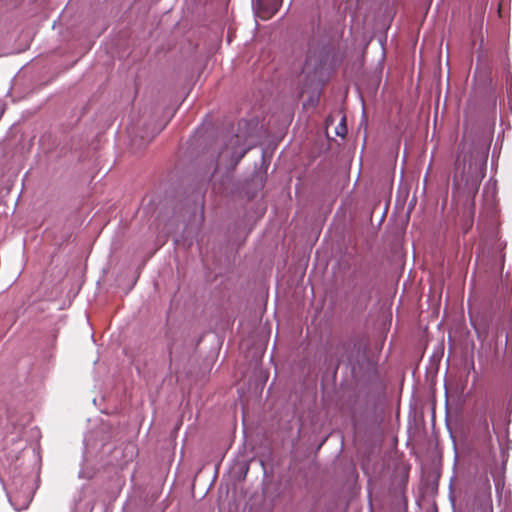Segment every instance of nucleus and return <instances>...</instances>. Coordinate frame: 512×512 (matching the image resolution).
Segmentation results:
<instances>
[{
	"instance_id": "nucleus-1",
	"label": "nucleus",
	"mask_w": 512,
	"mask_h": 512,
	"mask_svg": "<svg viewBox=\"0 0 512 512\" xmlns=\"http://www.w3.org/2000/svg\"><path fill=\"white\" fill-rule=\"evenodd\" d=\"M485 163L483 153L466 152L464 148L456 159L454 186L470 200L471 206H474V198L485 176Z\"/></svg>"
},
{
	"instance_id": "nucleus-2",
	"label": "nucleus",
	"mask_w": 512,
	"mask_h": 512,
	"mask_svg": "<svg viewBox=\"0 0 512 512\" xmlns=\"http://www.w3.org/2000/svg\"><path fill=\"white\" fill-rule=\"evenodd\" d=\"M282 0H259L258 15L262 19L271 18L279 10Z\"/></svg>"
}]
</instances>
